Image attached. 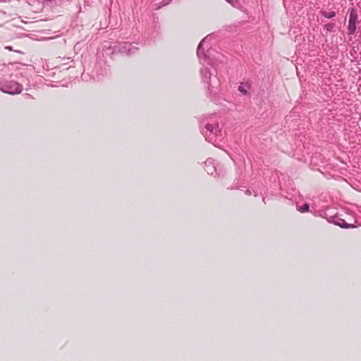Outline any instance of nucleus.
I'll return each instance as SVG.
<instances>
[{
	"label": "nucleus",
	"instance_id": "4",
	"mask_svg": "<svg viewBox=\"0 0 361 361\" xmlns=\"http://www.w3.org/2000/svg\"><path fill=\"white\" fill-rule=\"evenodd\" d=\"M348 25L347 27L348 34L349 35H354L357 29V23L358 22V15L357 9L355 7L350 8Z\"/></svg>",
	"mask_w": 361,
	"mask_h": 361
},
{
	"label": "nucleus",
	"instance_id": "10",
	"mask_svg": "<svg viewBox=\"0 0 361 361\" xmlns=\"http://www.w3.org/2000/svg\"><path fill=\"white\" fill-rule=\"evenodd\" d=\"M204 128L207 130L206 133L202 132V134L206 137H208L210 135H213V132L214 130V126L210 123L206 124L204 126Z\"/></svg>",
	"mask_w": 361,
	"mask_h": 361
},
{
	"label": "nucleus",
	"instance_id": "14",
	"mask_svg": "<svg viewBox=\"0 0 361 361\" xmlns=\"http://www.w3.org/2000/svg\"><path fill=\"white\" fill-rule=\"evenodd\" d=\"M228 3L231 4L235 8H240L241 6L239 0H226Z\"/></svg>",
	"mask_w": 361,
	"mask_h": 361
},
{
	"label": "nucleus",
	"instance_id": "12",
	"mask_svg": "<svg viewBox=\"0 0 361 361\" xmlns=\"http://www.w3.org/2000/svg\"><path fill=\"white\" fill-rule=\"evenodd\" d=\"M321 15L322 16H324V18L331 19L336 16V13L335 11H330L328 12L326 11H321Z\"/></svg>",
	"mask_w": 361,
	"mask_h": 361
},
{
	"label": "nucleus",
	"instance_id": "1",
	"mask_svg": "<svg viewBox=\"0 0 361 361\" xmlns=\"http://www.w3.org/2000/svg\"><path fill=\"white\" fill-rule=\"evenodd\" d=\"M138 51V48L131 43L119 42L113 47V51L110 54V57L113 58L115 54L118 53L124 54L126 56H132Z\"/></svg>",
	"mask_w": 361,
	"mask_h": 361
},
{
	"label": "nucleus",
	"instance_id": "15",
	"mask_svg": "<svg viewBox=\"0 0 361 361\" xmlns=\"http://www.w3.org/2000/svg\"><path fill=\"white\" fill-rule=\"evenodd\" d=\"M211 35H208L207 37H205L203 39L201 40V42L199 43L198 46H197V50L204 49L203 48V44H204V42H206V40L207 39H209L211 37Z\"/></svg>",
	"mask_w": 361,
	"mask_h": 361
},
{
	"label": "nucleus",
	"instance_id": "6",
	"mask_svg": "<svg viewBox=\"0 0 361 361\" xmlns=\"http://www.w3.org/2000/svg\"><path fill=\"white\" fill-rule=\"evenodd\" d=\"M205 171L209 175H213L216 171V167L214 166V160L212 158H208L204 162Z\"/></svg>",
	"mask_w": 361,
	"mask_h": 361
},
{
	"label": "nucleus",
	"instance_id": "20",
	"mask_svg": "<svg viewBox=\"0 0 361 361\" xmlns=\"http://www.w3.org/2000/svg\"><path fill=\"white\" fill-rule=\"evenodd\" d=\"M263 202H264V203H266V200H265V198H264V197L263 198Z\"/></svg>",
	"mask_w": 361,
	"mask_h": 361
},
{
	"label": "nucleus",
	"instance_id": "16",
	"mask_svg": "<svg viewBox=\"0 0 361 361\" xmlns=\"http://www.w3.org/2000/svg\"><path fill=\"white\" fill-rule=\"evenodd\" d=\"M319 216H322V218H325L329 221V216L327 214V212L326 210H320L318 212Z\"/></svg>",
	"mask_w": 361,
	"mask_h": 361
},
{
	"label": "nucleus",
	"instance_id": "17",
	"mask_svg": "<svg viewBox=\"0 0 361 361\" xmlns=\"http://www.w3.org/2000/svg\"><path fill=\"white\" fill-rule=\"evenodd\" d=\"M221 133V129H220V128H219V123H216V124H215V126H214V132H213V133H212V134H213L215 137H216V136H218V135H219V133Z\"/></svg>",
	"mask_w": 361,
	"mask_h": 361
},
{
	"label": "nucleus",
	"instance_id": "19",
	"mask_svg": "<svg viewBox=\"0 0 361 361\" xmlns=\"http://www.w3.org/2000/svg\"><path fill=\"white\" fill-rule=\"evenodd\" d=\"M245 193H246L247 195H251V192H250V190H246V192H245Z\"/></svg>",
	"mask_w": 361,
	"mask_h": 361
},
{
	"label": "nucleus",
	"instance_id": "3",
	"mask_svg": "<svg viewBox=\"0 0 361 361\" xmlns=\"http://www.w3.org/2000/svg\"><path fill=\"white\" fill-rule=\"evenodd\" d=\"M0 90L7 94H18L22 92L23 85L13 80L5 81L1 83Z\"/></svg>",
	"mask_w": 361,
	"mask_h": 361
},
{
	"label": "nucleus",
	"instance_id": "2",
	"mask_svg": "<svg viewBox=\"0 0 361 361\" xmlns=\"http://www.w3.org/2000/svg\"><path fill=\"white\" fill-rule=\"evenodd\" d=\"M207 83L208 84L207 96L214 103L219 104L221 98L218 95V92L216 91L220 84L219 79L216 76H214L213 78H211L209 79V81H207Z\"/></svg>",
	"mask_w": 361,
	"mask_h": 361
},
{
	"label": "nucleus",
	"instance_id": "18",
	"mask_svg": "<svg viewBox=\"0 0 361 361\" xmlns=\"http://www.w3.org/2000/svg\"><path fill=\"white\" fill-rule=\"evenodd\" d=\"M5 49L8 51H13V47L11 46H6Z\"/></svg>",
	"mask_w": 361,
	"mask_h": 361
},
{
	"label": "nucleus",
	"instance_id": "9",
	"mask_svg": "<svg viewBox=\"0 0 361 361\" xmlns=\"http://www.w3.org/2000/svg\"><path fill=\"white\" fill-rule=\"evenodd\" d=\"M200 73H201L202 78L203 79V81L204 82H207V81H209V79H210L212 78V73L209 72V71L207 68H201Z\"/></svg>",
	"mask_w": 361,
	"mask_h": 361
},
{
	"label": "nucleus",
	"instance_id": "5",
	"mask_svg": "<svg viewBox=\"0 0 361 361\" xmlns=\"http://www.w3.org/2000/svg\"><path fill=\"white\" fill-rule=\"evenodd\" d=\"M329 222L332 223L341 228L348 229V228H357V225L353 224H348L345 221L341 218H340L338 214H335L334 215H330L329 219Z\"/></svg>",
	"mask_w": 361,
	"mask_h": 361
},
{
	"label": "nucleus",
	"instance_id": "7",
	"mask_svg": "<svg viewBox=\"0 0 361 361\" xmlns=\"http://www.w3.org/2000/svg\"><path fill=\"white\" fill-rule=\"evenodd\" d=\"M197 55L200 60H203L205 62L210 61L209 60V49H208L207 51H204V49H200L197 50Z\"/></svg>",
	"mask_w": 361,
	"mask_h": 361
},
{
	"label": "nucleus",
	"instance_id": "8",
	"mask_svg": "<svg viewBox=\"0 0 361 361\" xmlns=\"http://www.w3.org/2000/svg\"><path fill=\"white\" fill-rule=\"evenodd\" d=\"M250 88L251 83L250 82H246L245 83H241V85L238 87V91L243 95H247L248 93V90Z\"/></svg>",
	"mask_w": 361,
	"mask_h": 361
},
{
	"label": "nucleus",
	"instance_id": "13",
	"mask_svg": "<svg viewBox=\"0 0 361 361\" xmlns=\"http://www.w3.org/2000/svg\"><path fill=\"white\" fill-rule=\"evenodd\" d=\"M336 24L334 23H329L325 25L324 29L326 30L325 35H326L328 32H331L333 30V29L335 27Z\"/></svg>",
	"mask_w": 361,
	"mask_h": 361
},
{
	"label": "nucleus",
	"instance_id": "11",
	"mask_svg": "<svg viewBox=\"0 0 361 361\" xmlns=\"http://www.w3.org/2000/svg\"><path fill=\"white\" fill-rule=\"evenodd\" d=\"M297 209L301 213L307 212L310 210V204L307 202H305L302 205H299L298 203Z\"/></svg>",
	"mask_w": 361,
	"mask_h": 361
}]
</instances>
